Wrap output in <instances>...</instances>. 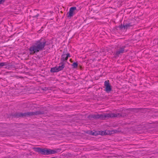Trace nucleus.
<instances>
[{"label":"nucleus","mask_w":158,"mask_h":158,"mask_svg":"<svg viewBox=\"0 0 158 158\" xmlns=\"http://www.w3.org/2000/svg\"><path fill=\"white\" fill-rule=\"evenodd\" d=\"M46 41L44 39H41L36 41L29 48V50L30 54L34 55L44 49L46 45Z\"/></svg>","instance_id":"f257e3e1"},{"label":"nucleus","mask_w":158,"mask_h":158,"mask_svg":"<svg viewBox=\"0 0 158 158\" xmlns=\"http://www.w3.org/2000/svg\"><path fill=\"white\" fill-rule=\"evenodd\" d=\"M35 151L41 154L44 155H48L55 154L58 152V149H50L41 148H34Z\"/></svg>","instance_id":"f03ea898"},{"label":"nucleus","mask_w":158,"mask_h":158,"mask_svg":"<svg viewBox=\"0 0 158 158\" xmlns=\"http://www.w3.org/2000/svg\"><path fill=\"white\" fill-rule=\"evenodd\" d=\"M120 116V115L119 114H116L112 113H106L101 114H93L91 116V118H100L101 119H104L106 118L119 117Z\"/></svg>","instance_id":"7ed1b4c3"},{"label":"nucleus","mask_w":158,"mask_h":158,"mask_svg":"<svg viewBox=\"0 0 158 158\" xmlns=\"http://www.w3.org/2000/svg\"><path fill=\"white\" fill-rule=\"evenodd\" d=\"M117 132L116 130H106L104 131H100L99 132V134L102 135H111Z\"/></svg>","instance_id":"20e7f679"},{"label":"nucleus","mask_w":158,"mask_h":158,"mask_svg":"<svg viewBox=\"0 0 158 158\" xmlns=\"http://www.w3.org/2000/svg\"><path fill=\"white\" fill-rule=\"evenodd\" d=\"M104 86L105 87V90L107 92H110L111 89V86L110 85L109 80L106 81L104 82Z\"/></svg>","instance_id":"39448f33"},{"label":"nucleus","mask_w":158,"mask_h":158,"mask_svg":"<svg viewBox=\"0 0 158 158\" xmlns=\"http://www.w3.org/2000/svg\"><path fill=\"white\" fill-rule=\"evenodd\" d=\"M42 113L40 111H36L25 113L24 114H21V116H23L24 115H37L39 114H41Z\"/></svg>","instance_id":"423d86ee"},{"label":"nucleus","mask_w":158,"mask_h":158,"mask_svg":"<svg viewBox=\"0 0 158 158\" xmlns=\"http://www.w3.org/2000/svg\"><path fill=\"white\" fill-rule=\"evenodd\" d=\"M69 57H70V55L69 53L63 54L60 59L61 62H64L65 61H66Z\"/></svg>","instance_id":"0eeeda50"},{"label":"nucleus","mask_w":158,"mask_h":158,"mask_svg":"<svg viewBox=\"0 0 158 158\" xmlns=\"http://www.w3.org/2000/svg\"><path fill=\"white\" fill-rule=\"evenodd\" d=\"M76 9V7H73L70 8L69 12L68 14H67V17L68 18H71L73 15L74 11Z\"/></svg>","instance_id":"6e6552de"},{"label":"nucleus","mask_w":158,"mask_h":158,"mask_svg":"<svg viewBox=\"0 0 158 158\" xmlns=\"http://www.w3.org/2000/svg\"><path fill=\"white\" fill-rule=\"evenodd\" d=\"M65 63L64 62H60L59 64V66L57 67V68L58 69L59 71H60L63 69L65 67Z\"/></svg>","instance_id":"1a4fd4ad"},{"label":"nucleus","mask_w":158,"mask_h":158,"mask_svg":"<svg viewBox=\"0 0 158 158\" xmlns=\"http://www.w3.org/2000/svg\"><path fill=\"white\" fill-rule=\"evenodd\" d=\"M124 50L123 48H121L119 50L117 51L116 52V54L118 55L120 53H123L124 52Z\"/></svg>","instance_id":"9d476101"},{"label":"nucleus","mask_w":158,"mask_h":158,"mask_svg":"<svg viewBox=\"0 0 158 158\" xmlns=\"http://www.w3.org/2000/svg\"><path fill=\"white\" fill-rule=\"evenodd\" d=\"M57 67H56L53 68H52L51 69V71L53 72H56L59 71L57 69Z\"/></svg>","instance_id":"9b49d317"},{"label":"nucleus","mask_w":158,"mask_h":158,"mask_svg":"<svg viewBox=\"0 0 158 158\" xmlns=\"http://www.w3.org/2000/svg\"><path fill=\"white\" fill-rule=\"evenodd\" d=\"M72 66L74 68H76L77 67L78 64L77 62H74L72 64Z\"/></svg>","instance_id":"f8f14e48"},{"label":"nucleus","mask_w":158,"mask_h":158,"mask_svg":"<svg viewBox=\"0 0 158 158\" xmlns=\"http://www.w3.org/2000/svg\"><path fill=\"white\" fill-rule=\"evenodd\" d=\"M7 64L5 62L0 63V68L1 67L7 65Z\"/></svg>","instance_id":"ddd939ff"},{"label":"nucleus","mask_w":158,"mask_h":158,"mask_svg":"<svg viewBox=\"0 0 158 158\" xmlns=\"http://www.w3.org/2000/svg\"><path fill=\"white\" fill-rule=\"evenodd\" d=\"M131 25L130 24H127L125 25H123L124 30L125 29H127L128 27H130Z\"/></svg>","instance_id":"4468645a"},{"label":"nucleus","mask_w":158,"mask_h":158,"mask_svg":"<svg viewBox=\"0 0 158 158\" xmlns=\"http://www.w3.org/2000/svg\"><path fill=\"white\" fill-rule=\"evenodd\" d=\"M119 27L120 29H124L123 25L122 24L119 26Z\"/></svg>","instance_id":"2eb2a0df"},{"label":"nucleus","mask_w":158,"mask_h":158,"mask_svg":"<svg viewBox=\"0 0 158 158\" xmlns=\"http://www.w3.org/2000/svg\"><path fill=\"white\" fill-rule=\"evenodd\" d=\"M5 0H0V3L1 4L4 2Z\"/></svg>","instance_id":"dca6fc26"}]
</instances>
